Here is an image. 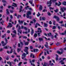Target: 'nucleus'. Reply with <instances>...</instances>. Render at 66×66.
<instances>
[{"label":"nucleus","instance_id":"49530a36","mask_svg":"<svg viewBox=\"0 0 66 66\" xmlns=\"http://www.w3.org/2000/svg\"><path fill=\"white\" fill-rule=\"evenodd\" d=\"M7 43H5L4 44H3L2 45V46H5V45H6V44Z\"/></svg>","mask_w":66,"mask_h":66},{"label":"nucleus","instance_id":"2eb2a0df","mask_svg":"<svg viewBox=\"0 0 66 66\" xmlns=\"http://www.w3.org/2000/svg\"><path fill=\"white\" fill-rule=\"evenodd\" d=\"M6 14L7 15H9V14H10V12H9V9H7L6 10Z\"/></svg>","mask_w":66,"mask_h":66},{"label":"nucleus","instance_id":"2f4dec72","mask_svg":"<svg viewBox=\"0 0 66 66\" xmlns=\"http://www.w3.org/2000/svg\"><path fill=\"white\" fill-rule=\"evenodd\" d=\"M14 62L15 63V62H16H16H18V60H17V59H15V60H14Z\"/></svg>","mask_w":66,"mask_h":66},{"label":"nucleus","instance_id":"bf43d9fd","mask_svg":"<svg viewBox=\"0 0 66 66\" xmlns=\"http://www.w3.org/2000/svg\"><path fill=\"white\" fill-rule=\"evenodd\" d=\"M30 49H33V47L32 46H30Z\"/></svg>","mask_w":66,"mask_h":66},{"label":"nucleus","instance_id":"f257e3e1","mask_svg":"<svg viewBox=\"0 0 66 66\" xmlns=\"http://www.w3.org/2000/svg\"><path fill=\"white\" fill-rule=\"evenodd\" d=\"M25 48L24 50V51L26 53V54L25 53H23V54H22V56H23L24 58L26 57V55L28 54L29 52H28V47H25Z\"/></svg>","mask_w":66,"mask_h":66},{"label":"nucleus","instance_id":"4d7b16f0","mask_svg":"<svg viewBox=\"0 0 66 66\" xmlns=\"http://www.w3.org/2000/svg\"><path fill=\"white\" fill-rule=\"evenodd\" d=\"M40 33H38L37 34L38 35V36H40Z\"/></svg>","mask_w":66,"mask_h":66},{"label":"nucleus","instance_id":"f8f14e48","mask_svg":"<svg viewBox=\"0 0 66 66\" xmlns=\"http://www.w3.org/2000/svg\"><path fill=\"white\" fill-rule=\"evenodd\" d=\"M9 26H7V28H9V27H10V28H11L12 27V23H9Z\"/></svg>","mask_w":66,"mask_h":66},{"label":"nucleus","instance_id":"864d4df0","mask_svg":"<svg viewBox=\"0 0 66 66\" xmlns=\"http://www.w3.org/2000/svg\"><path fill=\"white\" fill-rule=\"evenodd\" d=\"M63 21H61L59 22V23H61V24H62V23H63Z\"/></svg>","mask_w":66,"mask_h":66},{"label":"nucleus","instance_id":"c85d7f7f","mask_svg":"<svg viewBox=\"0 0 66 66\" xmlns=\"http://www.w3.org/2000/svg\"><path fill=\"white\" fill-rule=\"evenodd\" d=\"M44 46L45 47L47 48H48L49 47V46H48V44H45Z\"/></svg>","mask_w":66,"mask_h":66},{"label":"nucleus","instance_id":"09e8293b","mask_svg":"<svg viewBox=\"0 0 66 66\" xmlns=\"http://www.w3.org/2000/svg\"><path fill=\"white\" fill-rule=\"evenodd\" d=\"M53 24L54 25H55V21L54 20L53 21Z\"/></svg>","mask_w":66,"mask_h":66},{"label":"nucleus","instance_id":"a878e982","mask_svg":"<svg viewBox=\"0 0 66 66\" xmlns=\"http://www.w3.org/2000/svg\"><path fill=\"white\" fill-rule=\"evenodd\" d=\"M34 37L36 38V37H37V34L35 33L34 34Z\"/></svg>","mask_w":66,"mask_h":66},{"label":"nucleus","instance_id":"a19ab883","mask_svg":"<svg viewBox=\"0 0 66 66\" xmlns=\"http://www.w3.org/2000/svg\"><path fill=\"white\" fill-rule=\"evenodd\" d=\"M20 44H21L22 46H23V42H22L20 41Z\"/></svg>","mask_w":66,"mask_h":66},{"label":"nucleus","instance_id":"0e129e2a","mask_svg":"<svg viewBox=\"0 0 66 66\" xmlns=\"http://www.w3.org/2000/svg\"><path fill=\"white\" fill-rule=\"evenodd\" d=\"M9 62V64L10 66H12V64H11V62Z\"/></svg>","mask_w":66,"mask_h":66},{"label":"nucleus","instance_id":"c756f323","mask_svg":"<svg viewBox=\"0 0 66 66\" xmlns=\"http://www.w3.org/2000/svg\"><path fill=\"white\" fill-rule=\"evenodd\" d=\"M4 21H2L1 22V23L2 24L3 26V23H4Z\"/></svg>","mask_w":66,"mask_h":66},{"label":"nucleus","instance_id":"f03ea898","mask_svg":"<svg viewBox=\"0 0 66 66\" xmlns=\"http://www.w3.org/2000/svg\"><path fill=\"white\" fill-rule=\"evenodd\" d=\"M20 29H21V28L20 27V26H19L18 27V35L19 36V39H20L22 37H23V36H20V34H22V30H21Z\"/></svg>","mask_w":66,"mask_h":66},{"label":"nucleus","instance_id":"4c0bfd02","mask_svg":"<svg viewBox=\"0 0 66 66\" xmlns=\"http://www.w3.org/2000/svg\"><path fill=\"white\" fill-rule=\"evenodd\" d=\"M7 48H7V46H6L3 47L4 49H7Z\"/></svg>","mask_w":66,"mask_h":66},{"label":"nucleus","instance_id":"412c9836","mask_svg":"<svg viewBox=\"0 0 66 66\" xmlns=\"http://www.w3.org/2000/svg\"><path fill=\"white\" fill-rule=\"evenodd\" d=\"M63 5H66V1H64L62 3Z\"/></svg>","mask_w":66,"mask_h":66},{"label":"nucleus","instance_id":"4be33fe9","mask_svg":"<svg viewBox=\"0 0 66 66\" xmlns=\"http://www.w3.org/2000/svg\"><path fill=\"white\" fill-rule=\"evenodd\" d=\"M47 65H48V63L46 62H44L43 66H47Z\"/></svg>","mask_w":66,"mask_h":66},{"label":"nucleus","instance_id":"3c124183","mask_svg":"<svg viewBox=\"0 0 66 66\" xmlns=\"http://www.w3.org/2000/svg\"><path fill=\"white\" fill-rule=\"evenodd\" d=\"M13 32L14 33H15L16 34V30H14V31H13Z\"/></svg>","mask_w":66,"mask_h":66},{"label":"nucleus","instance_id":"58836bf2","mask_svg":"<svg viewBox=\"0 0 66 66\" xmlns=\"http://www.w3.org/2000/svg\"><path fill=\"white\" fill-rule=\"evenodd\" d=\"M52 29H56V27L55 26H54L52 28Z\"/></svg>","mask_w":66,"mask_h":66},{"label":"nucleus","instance_id":"37998d69","mask_svg":"<svg viewBox=\"0 0 66 66\" xmlns=\"http://www.w3.org/2000/svg\"><path fill=\"white\" fill-rule=\"evenodd\" d=\"M42 19L43 20H45V17H42Z\"/></svg>","mask_w":66,"mask_h":66},{"label":"nucleus","instance_id":"b1692460","mask_svg":"<svg viewBox=\"0 0 66 66\" xmlns=\"http://www.w3.org/2000/svg\"><path fill=\"white\" fill-rule=\"evenodd\" d=\"M29 42H25L24 43L25 45H28V44H29Z\"/></svg>","mask_w":66,"mask_h":66},{"label":"nucleus","instance_id":"72a5a7b5","mask_svg":"<svg viewBox=\"0 0 66 66\" xmlns=\"http://www.w3.org/2000/svg\"><path fill=\"white\" fill-rule=\"evenodd\" d=\"M2 2L4 3H5V2L7 3V1L5 0H2Z\"/></svg>","mask_w":66,"mask_h":66},{"label":"nucleus","instance_id":"69168bd1","mask_svg":"<svg viewBox=\"0 0 66 66\" xmlns=\"http://www.w3.org/2000/svg\"><path fill=\"white\" fill-rule=\"evenodd\" d=\"M10 12L11 13H13V12H14V11L13 10H10Z\"/></svg>","mask_w":66,"mask_h":66},{"label":"nucleus","instance_id":"cd10ccee","mask_svg":"<svg viewBox=\"0 0 66 66\" xmlns=\"http://www.w3.org/2000/svg\"><path fill=\"white\" fill-rule=\"evenodd\" d=\"M20 51H21V48H18L17 52L19 53Z\"/></svg>","mask_w":66,"mask_h":66},{"label":"nucleus","instance_id":"f704fd0d","mask_svg":"<svg viewBox=\"0 0 66 66\" xmlns=\"http://www.w3.org/2000/svg\"><path fill=\"white\" fill-rule=\"evenodd\" d=\"M60 45V43L59 42H57L56 44V46H59Z\"/></svg>","mask_w":66,"mask_h":66},{"label":"nucleus","instance_id":"338daca9","mask_svg":"<svg viewBox=\"0 0 66 66\" xmlns=\"http://www.w3.org/2000/svg\"><path fill=\"white\" fill-rule=\"evenodd\" d=\"M11 7H12L11 6H8V9H10Z\"/></svg>","mask_w":66,"mask_h":66},{"label":"nucleus","instance_id":"0eeeda50","mask_svg":"<svg viewBox=\"0 0 66 66\" xmlns=\"http://www.w3.org/2000/svg\"><path fill=\"white\" fill-rule=\"evenodd\" d=\"M60 10H61L62 12L63 13V12H64V11H65V10H66V8L64 7H63L62 8H61Z\"/></svg>","mask_w":66,"mask_h":66},{"label":"nucleus","instance_id":"c9c22d12","mask_svg":"<svg viewBox=\"0 0 66 66\" xmlns=\"http://www.w3.org/2000/svg\"><path fill=\"white\" fill-rule=\"evenodd\" d=\"M59 3L58 4V5H58V6H59L60 5H61V3L60 2H59Z\"/></svg>","mask_w":66,"mask_h":66},{"label":"nucleus","instance_id":"ddd939ff","mask_svg":"<svg viewBox=\"0 0 66 66\" xmlns=\"http://www.w3.org/2000/svg\"><path fill=\"white\" fill-rule=\"evenodd\" d=\"M51 1H52L53 2H55L56 1V0H50V4H51V3H52Z\"/></svg>","mask_w":66,"mask_h":66},{"label":"nucleus","instance_id":"79ce46f5","mask_svg":"<svg viewBox=\"0 0 66 66\" xmlns=\"http://www.w3.org/2000/svg\"><path fill=\"white\" fill-rule=\"evenodd\" d=\"M24 26H26V25H27V26H28V23H26L25 22H24Z\"/></svg>","mask_w":66,"mask_h":66},{"label":"nucleus","instance_id":"a18cd8bd","mask_svg":"<svg viewBox=\"0 0 66 66\" xmlns=\"http://www.w3.org/2000/svg\"><path fill=\"white\" fill-rule=\"evenodd\" d=\"M47 10L46 9H44L43 10V12H47Z\"/></svg>","mask_w":66,"mask_h":66},{"label":"nucleus","instance_id":"473e14b6","mask_svg":"<svg viewBox=\"0 0 66 66\" xmlns=\"http://www.w3.org/2000/svg\"><path fill=\"white\" fill-rule=\"evenodd\" d=\"M20 46L21 47V48H22V46H20V43H19L18 44V47H20Z\"/></svg>","mask_w":66,"mask_h":66},{"label":"nucleus","instance_id":"680f3d73","mask_svg":"<svg viewBox=\"0 0 66 66\" xmlns=\"http://www.w3.org/2000/svg\"><path fill=\"white\" fill-rule=\"evenodd\" d=\"M10 17L11 19H13V16H12V15H10Z\"/></svg>","mask_w":66,"mask_h":66},{"label":"nucleus","instance_id":"de8ad7c7","mask_svg":"<svg viewBox=\"0 0 66 66\" xmlns=\"http://www.w3.org/2000/svg\"><path fill=\"white\" fill-rule=\"evenodd\" d=\"M5 36H6V34H5L2 36V38H4V37H5Z\"/></svg>","mask_w":66,"mask_h":66},{"label":"nucleus","instance_id":"dca6fc26","mask_svg":"<svg viewBox=\"0 0 66 66\" xmlns=\"http://www.w3.org/2000/svg\"><path fill=\"white\" fill-rule=\"evenodd\" d=\"M31 35H33V33H34V30L33 29H32V28H31Z\"/></svg>","mask_w":66,"mask_h":66},{"label":"nucleus","instance_id":"9d476101","mask_svg":"<svg viewBox=\"0 0 66 66\" xmlns=\"http://www.w3.org/2000/svg\"><path fill=\"white\" fill-rule=\"evenodd\" d=\"M38 31H37V32H40V33H42V31L41 30V29L40 28H38Z\"/></svg>","mask_w":66,"mask_h":66},{"label":"nucleus","instance_id":"e433bc0d","mask_svg":"<svg viewBox=\"0 0 66 66\" xmlns=\"http://www.w3.org/2000/svg\"><path fill=\"white\" fill-rule=\"evenodd\" d=\"M37 15L38 17V16H39L40 15V14L39 13V12H38V14H37Z\"/></svg>","mask_w":66,"mask_h":66},{"label":"nucleus","instance_id":"39448f33","mask_svg":"<svg viewBox=\"0 0 66 66\" xmlns=\"http://www.w3.org/2000/svg\"><path fill=\"white\" fill-rule=\"evenodd\" d=\"M53 18H55V19H56V20L57 21H60V18L58 16H56V15H54Z\"/></svg>","mask_w":66,"mask_h":66},{"label":"nucleus","instance_id":"6ab92c4d","mask_svg":"<svg viewBox=\"0 0 66 66\" xmlns=\"http://www.w3.org/2000/svg\"><path fill=\"white\" fill-rule=\"evenodd\" d=\"M29 63H31V65H35L34 63H32L31 62V59H29Z\"/></svg>","mask_w":66,"mask_h":66},{"label":"nucleus","instance_id":"8fccbe9b","mask_svg":"<svg viewBox=\"0 0 66 66\" xmlns=\"http://www.w3.org/2000/svg\"><path fill=\"white\" fill-rule=\"evenodd\" d=\"M47 14L49 16H51V13H48V12Z\"/></svg>","mask_w":66,"mask_h":66},{"label":"nucleus","instance_id":"c03bdc74","mask_svg":"<svg viewBox=\"0 0 66 66\" xmlns=\"http://www.w3.org/2000/svg\"><path fill=\"white\" fill-rule=\"evenodd\" d=\"M23 38H25V39H27V37H26V36H23V37H22Z\"/></svg>","mask_w":66,"mask_h":66},{"label":"nucleus","instance_id":"4468645a","mask_svg":"<svg viewBox=\"0 0 66 66\" xmlns=\"http://www.w3.org/2000/svg\"><path fill=\"white\" fill-rule=\"evenodd\" d=\"M47 4H50V5H48V7H49V6L50 7H51L50 6H51V4H52V3L50 4V2H47Z\"/></svg>","mask_w":66,"mask_h":66},{"label":"nucleus","instance_id":"5fc2aeb1","mask_svg":"<svg viewBox=\"0 0 66 66\" xmlns=\"http://www.w3.org/2000/svg\"><path fill=\"white\" fill-rule=\"evenodd\" d=\"M50 65H51V66H53V65H54V64H53V63H52L51 64V63H50Z\"/></svg>","mask_w":66,"mask_h":66},{"label":"nucleus","instance_id":"e2e57ef3","mask_svg":"<svg viewBox=\"0 0 66 66\" xmlns=\"http://www.w3.org/2000/svg\"><path fill=\"white\" fill-rule=\"evenodd\" d=\"M36 25H38V26H40V24L38 23H36Z\"/></svg>","mask_w":66,"mask_h":66},{"label":"nucleus","instance_id":"6e6552de","mask_svg":"<svg viewBox=\"0 0 66 66\" xmlns=\"http://www.w3.org/2000/svg\"><path fill=\"white\" fill-rule=\"evenodd\" d=\"M29 3H30V4H31L32 6H34V4L33 3V1H32L31 2V1H30L29 2Z\"/></svg>","mask_w":66,"mask_h":66},{"label":"nucleus","instance_id":"5701e85b","mask_svg":"<svg viewBox=\"0 0 66 66\" xmlns=\"http://www.w3.org/2000/svg\"><path fill=\"white\" fill-rule=\"evenodd\" d=\"M39 39L40 42H41V41H43V39L42 38H39Z\"/></svg>","mask_w":66,"mask_h":66},{"label":"nucleus","instance_id":"f3484780","mask_svg":"<svg viewBox=\"0 0 66 66\" xmlns=\"http://www.w3.org/2000/svg\"><path fill=\"white\" fill-rule=\"evenodd\" d=\"M42 5H39V10H42Z\"/></svg>","mask_w":66,"mask_h":66},{"label":"nucleus","instance_id":"1a4fd4ad","mask_svg":"<svg viewBox=\"0 0 66 66\" xmlns=\"http://www.w3.org/2000/svg\"><path fill=\"white\" fill-rule=\"evenodd\" d=\"M24 21H20V20H18V22L20 24H23V22Z\"/></svg>","mask_w":66,"mask_h":66},{"label":"nucleus","instance_id":"7c9ffc66","mask_svg":"<svg viewBox=\"0 0 66 66\" xmlns=\"http://www.w3.org/2000/svg\"><path fill=\"white\" fill-rule=\"evenodd\" d=\"M5 40L6 43V44H7V40L6 38H5Z\"/></svg>","mask_w":66,"mask_h":66},{"label":"nucleus","instance_id":"6e6d98bb","mask_svg":"<svg viewBox=\"0 0 66 66\" xmlns=\"http://www.w3.org/2000/svg\"><path fill=\"white\" fill-rule=\"evenodd\" d=\"M29 6H27V7H25V9H26V10H28V9H27V8H29Z\"/></svg>","mask_w":66,"mask_h":66},{"label":"nucleus","instance_id":"a211bd4d","mask_svg":"<svg viewBox=\"0 0 66 66\" xmlns=\"http://www.w3.org/2000/svg\"><path fill=\"white\" fill-rule=\"evenodd\" d=\"M20 11L19 12H21L22 11V6H20Z\"/></svg>","mask_w":66,"mask_h":66},{"label":"nucleus","instance_id":"20e7f679","mask_svg":"<svg viewBox=\"0 0 66 66\" xmlns=\"http://www.w3.org/2000/svg\"><path fill=\"white\" fill-rule=\"evenodd\" d=\"M60 50H61V52H60V51H57V53L59 54H60V55H61V54H63V51H63V49H62V48L60 49Z\"/></svg>","mask_w":66,"mask_h":66},{"label":"nucleus","instance_id":"423d86ee","mask_svg":"<svg viewBox=\"0 0 66 66\" xmlns=\"http://www.w3.org/2000/svg\"><path fill=\"white\" fill-rule=\"evenodd\" d=\"M47 34L48 36H50V35L51 36V38H52V39H53V38L54 37L52 35V34H51V32H50L49 34L48 33Z\"/></svg>","mask_w":66,"mask_h":66},{"label":"nucleus","instance_id":"393cba45","mask_svg":"<svg viewBox=\"0 0 66 66\" xmlns=\"http://www.w3.org/2000/svg\"><path fill=\"white\" fill-rule=\"evenodd\" d=\"M54 11L55 12V13H57L59 11V10L57 9H56V10H54Z\"/></svg>","mask_w":66,"mask_h":66},{"label":"nucleus","instance_id":"13d9d810","mask_svg":"<svg viewBox=\"0 0 66 66\" xmlns=\"http://www.w3.org/2000/svg\"><path fill=\"white\" fill-rule=\"evenodd\" d=\"M24 29H25V30H26V31H27V27H24Z\"/></svg>","mask_w":66,"mask_h":66},{"label":"nucleus","instance_id":"774afa93","mask_svg":"<svg viewBox=\"0 0 66 66\" xmlns=\"http://www.w3.org/2000/svg\"><path fill=\"white\" fill-rule=\"evenodd\" d=\"M56 61H57L58 60V57H56Z\"/></svg>","mask_w":66,"mask_h":66},{"label":"nucleus","instance_id":"ea45409f","mask_svg":"<svg viewBox=\"0 0 66 66\" xmlns=\"http://www.w3.org/2000/svg\"><path fill=\"white\" fill-rule=\"evenodd\" d=\"M22 62H20L18 64V66H20V65L21 64H22Z\"/></svg>","mask_w":66,"mask_h":66},{"label":"nucleus","instance_id":"aec40b11","mask_svg":"<svg viewBox=\"0 0 66 66\" xmlns=\"http://www.w3.org/2000/svg\"><path fill=\"white\" fill-rule=\"evenodd\" d=\"M44 27H48V24L47 23H44Z\"/></svg>","mask_w":66,"mask_h":66},{"label":"nucleus","instance_id":"052dcab7","mask_svg":"<svg viewBox=\"0 0 66 66\" xmlns=\"http://www.w3.org/2000/svg\"><path fill=\"white\" fill-rule=\"evenodd\" d=\"M15 36H16V35L13 34V35L12 36V37H15Z\"/></svg>","mask_w":66,"mask_h":66},{"label":"nucleus","instance_id":"603ef678","mask_svg":"<svg viewBox=\"0 0 66 66\" xmlns=\"http://www.w3.org/2000/svg\"><path fill=\"white\" fill-rule=\"evenodd\" d=\"M12 52H13V49L12 48L11 51H10L9 52V53H12Z\"/></svg>","mask_w":66,"mask_h":66},{"label":"nucleus","instance_id":"7ed1b4c3","mask_svg":"<svg viewBox=\"0 0 66 66\" xmlns=\"http://www.w3.org/2000/svg\"><path fill=\"white\" fill-rule=\"evenodd\" d=\"M31 15V12L30 11H28L26 14V17L27 18H29V15Z\"/></svg>","mask_w":66,"mask_h":66},{"label":"nucleus","instance_id":"bb28decb","mask_svg":"<svg viewBox=\"0 0 66 66\" xmlns=\"http://www.w3.org/2000/svg\"><path fill=\"white\" fill-rule=\"evenodd\" d=\"M13 4H14V7H17V4L14 3H13Z\"/></svg>","mask_w":66,"mask_h":66},{"label":"nucleus","instance_id":"9b49d317","mask_svg":"<svg viewBox=\"0 0 66 66\" xmlns=\"http://www.w3.org/2000/svg\"><path fill=\"white\" fill-rule=\"evenodd\" d=\"M59 63H61V65H63L65 64L64 62H63V60H61L60 61H59Z\"/></svg>","mask_w":66,"mask_h":66}]
</instances>
